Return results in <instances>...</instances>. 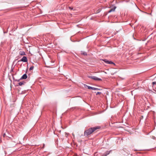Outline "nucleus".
<instances>
[{
    "label": "nucleus",
    "mask_w": 156,
    "mask_h": 156,
    "mask_svg": "<svg viewBox=\"0 0 156 156\" xmlns=\"http://www.w3.org/2000/svg\"><path fill=\"white\" fill-rule=\"evenodd\" d=\"M101 89H99V88H95V87H94V89H93V90H101Z\"/></svg>",
    "instance_id": "12"
},
{
    "label": "nucleus",
    "mask_w": 156,
    "mask_h": 156,
    "mask_svg": "<svg viewBox=\"0 0 156 156\" xmlns=\"http://www.w3.org/2000/svg\"><path fill=\"white\" fill-rule=\"evenodd\" d=\"M69 9L70 10H74V9H73V7H69Z\"/></svg>",
    "instance_id": "14"
},
{
    "label": "nucleus",
    "mask_w": 156,
    "mask_h": 156,
    "mask_svg": "<svg viewBox=\"0 0 156 156\" xmlns=\"http://www.w3.org/2000/svg\"><path fill=\"white\" fill-rule=\"evenodd\" d=\"M102 60L103 61H104L105 63H106L108 64H115V63L113 62L112 61H109L107 60V59H102Z\"/></svg>",
    "instance_id": "3"
},
{
    "label": "nucleus",
    "mask_w": 156,
    "mask_h": 156,
    "mask_svg": "<svg viewBox=\"0 0 156 156\" xmlns=\"http://www.w3.org/2000/svg\"><path fill=\"white\" fill-rule=\"evenodd\" d=\"M116 7L115 6L112 9L110 10L109 11V12H113L115 10V9H116Z\"/></svg>",
    "instance_id": "7"
},
{
    "label": "nucleus",
    "mask_w": 156,
    "mask_h": 156,
    "mask_svg": "<svg viewBox=\"0 0 156 156\" xmlns=\"http://www.w3.org/2000/svg\"><path fill=\"white\" fill-rule=\"evenodd\" d=\"M27 78V76L26 74H24L21 77L20 79H26Z\"/></svg>",
    "instance_id": "5"
},
{
    "label": "nucleus",
    "mask_w": 156,
    "mask_h": 156,
    "mask_svg": "<svg viewBox=\"0 0 156 156\" xmlns=\"http://www.w3.org/2000/svg\"><path fill=\"white\" fill-rule=\"evenodd\" d=\"M21 79H20L19 80H17L16 81L18 82H19L20 80H21Z\"/></svg>",
    "instance_id": "17"
},
{
    "label": "nucleus",
    "mask_w": 156,
    "mask_h": 156,
    "mask_svg": "<svg viewBox=\"0 0 156 156\" xmlns=\"http://www.w3.org/2000/svg\"><path fill=\"white\" fill-rule=\"evenodd\" d=\"M27 59L26 56H23L20 60V61L23 62H27Z\"/></svg>",
    "instance_id": "4"
},
{
    "label": "nucleus",
    "mask_w": 156,
    "mask_h": 156,
    "mask_svg": "<svg viewBox=\"0 0 156 156\" xmlns=\"http://www.w3.org/2000/svg\"><path fill=\"white\" fill-rule=\"evenodd\" d=\"M24 82H20L18 83V84H19V86H21L24 84Z\"/></svg>",
    "instance_id": "11"
},
{
    "label": "nucleus",
    "mask_w": 156,
    "mask_h": 156,
    "mask_svg": "<svg viewBox=\"0 0 156 156\" xmlns=\"http://www.w3.org/2000/svg\"><path fill=\"white\" fill-rule=\"evenodd\" d=\"M81 54L82 55H87V53L85 51H82L81 52Z\"/></svg>",
    "instance_id": "9"
},
{
    "label": "nucleus",
    "mask_w": 156,
    "mask_h": 156,
    "mask_svg": "<svg viewBox=\"0 0 156 156\" xmlns=\"http://www.w3.org/2000/svg\"><path fill=\"white\" fill-rule=\"evenodd\" d=\"M5 135V134L4 135V136Z\"/></svg>",
    "instance_id": "19"
},
{
    "label": "nucleus",
    "mask_w": 156,
    "mask_h": 156,
    "mask_svg": "<svg viewBox=\"0 0 156 156\" xmlns=\"http://www.w3.org/2000/svg\"><path fill=\"white\" fill-rule=\"evenodd\" d=\"M101 94V92H97L96 94V95H98V94Z\"/></svg>",
    "instance_id": "15"
},
{
    "label": "nucleus",
    "mask_w": 156,
    "mask_h": 156,
    "mask_svg": "<svg viewBox=\"0 0 156 156\" xmlns=\"http://www.w3.org/2000/svg\"><path fill=\"white\" fill-rule=\"evenodd\" d=\"M100 128L99 126H96L89 128H87L84 131V136H88L89 135L92 134L97 129Z\"/></svg>",
    "instance_id": "1"
},
{
    "label": "nucleus",
    "mask_w": 156,
    "mask_h": 156,
    "mask_svg": "<svg viewBox=\"0 0 156 156\" xmlns=\"http://www.w3.org/2000/svg\"><path fill=\"white\" fill-rule=\"evenodd\" d=\"M110 151H107L102 155V156H107L110 153Z\"/></svg>",
    "instance_id": "6"
},
{
    "label": "nucleus",
    "mask_w": 156,
    "mask_h": 156,
    "mask_svg": "<svg viewBox=\"0 0 156 156\" xmlns=\"http://www.w3.org/2000/svg\"><path fill=\"white\" fill-rule=\"evenodd\" d=\"M152 84L153 85H154V84L156 85V82H153L152 83Z\"/></svg>",
    "instance_id": "16"
},
{
    "label": "nucleus",
    "mask_w": 156,
    "mask_h": 156,
    "mask_svg": "<svg viewBox=\"0 0 156 156\" xmlns=\"http://www.w3.org/2000/svg\"><path fill=\"white\" fill-rule=\"evenodd\" d=\"M19 54L20 55H25V52L23 51H20Z\"/></svg>",
    "instance_id": "8"
},
{
    "label": "nucleus",
    "mask_w": 156,
    "mask_h": 156,
    "mask_svg": "<svg viewBox=\"0 0 156 156\" xmlns=\"http://www.w3.org/2000/svg\"><path fill=\"white\" fill-rule=\"evenodd\" d=\"M86 86L88 88V89H92V90H93L94 87H90V86H87V85H86Z\"/></svg>",
    "instance_id": "10"
},
{
    "label": "nucleus",
    "mask_w": 156,
    "mask_h": 156,
    "mask_svg": "<svg viewBox=\"0 0 156 156\" xmlns=\"http://www.w3.org/2000/svg\"><path fill=\"white\" fill-rule=\"evenodd\" d=\"M88 77L96 81H101L102 80L101 79L98 78L95 76H88Z\"/></svg>",
    "instance_id": "2"
},
{
    "label": "nucleus",
    "mask_w": 156,
    "mask_h": 156,
    "mask_svg": "<svg viewBox=\"0 0 156 156\" xmlns=\"http://www.w3.org/2000/svg\"><path fill=\"white\" fill-rule=\"evenodd\" d=\"M34 67L33 66H32L30 67V68L29 69L30 70H31L34 69Z\"/></svg>",
    "instance_id": "13"
},
{
    "label": "nucleus",
    "mask_w": 156,
    "mask_h": 156,
    "mask_svg": "<svg viewBox=\"0 0 156 156\" xmlns=\"http://www.w3.org/2000/svg\"><path fill=\"white\" fill-rule=\"evenodd\" d=\"M76 156H80L76 154Z\"/></svg>",
    "instance_id": "18"
}]
</instances>
